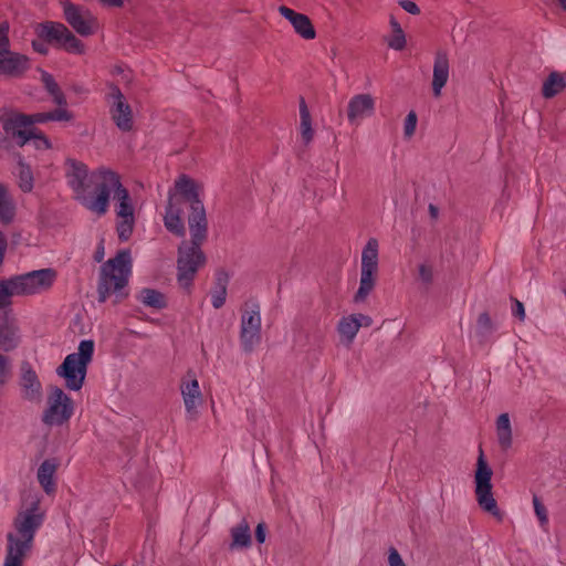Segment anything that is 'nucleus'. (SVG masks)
<instances>
[{"instance_id":"9","label":"nucleus","mask_w":566,"mask_h":566,"mask_svg":"<svg viewBox=\"0 0 566 566\" xmlns=\"http://www.w3.org/2000/svg\"><path fill=\"white\" fill-rule=\"evenodd\" d=\"M73 409L72 399L60 387L52 386L42 421L48 426L63 424L72 417Z\"/></svg>"},{"instance_id":"7","label":"nucleus","mask_w":566,"mask_h":566,"mask_svg":"<svg viewBox=\"0 0 566 566\" xmlns=\"http://www.w3.org/2000/svg\"><path fill=\"white\" fill-rule=\"evenodd\" d=\"M493 475L492 469L489 467L483 450L480 448L478 461H476V470L474 474V483H475V496L479 506L490 513L491 515L502 518V512L500 511L497 503L492 493V483L491 479Z\"/></svg>"},{"instance_id":"45","label":"nucleus","mask_w":566,"mask_h":566,"mask_svg":"<svg viewBox=\"0 0 566 566\" xmlns=\"http://www.w3.org/2000/svg\"><path fill=\"white\" fill-rule=\"evenodd\" d=\"M416 126H417V114L413 111H411L405 119V125H403L405 136L411 137L415 134Z\"/></svg>"},{"instance_id":"51","label":"nucleus","mask_w":566,"mask_h":566,"mask_svg":"<svg viewBox=\"0 0 566 566\" xmlns=\"http://www.w3.org/2000/svg\"><path fill=\"white\" fill-rule=\"evenodd\" d=\"M27 117H29L30 127H33L34 124H42L50 120L46 113H35V114H27Z\"/></svg>"},{"instance_id":"5","label":"nucleus","mask_w":566,"mask_h":566,"mask_svg":"<svg viewBox=\"0 0 566 566\" xmlns=\"http://www.w3.org/2000/svg\"><path fill=\"white\" fill-rule=\"evenodd\" d=\"M90 180L95 185V196H81V205L87 210L104 216L108 210L111 193L123 188L118 174L106 168L93 171Z\"/></svg>"},{"instance_id":"27","label":"nucleus","mask_w":566,"mask_h":566,"mask_svg":"<svg viewBox=\"0 0 566 566\" xmlns=\"http://www.w3.org/2000/svg\"><path fill=\"white\" fill-rule=\"evenodd\" d=\"M496 436L499 446L503 451L512 447V428L507 413H501L496 419Z\"/></svg>"},{"instance_id":"39","label":"nucleus","mask_w":566,"mask_h":566,"mask_svg":"<svg viewBox=\"0 0 566 566\" xmlns=\"http://www.w3.org/2000/svg\"><path fill=\"white\" fill-rule=\"evenodd\" d=\"M19 187L23 192H30L33 189L32 170L22 159L19 160Z\"/></svg>"},{"instance_id":"15","label":"nucleus","mask_w":566,"mask_h":566,"mask_svg":"<svg viewBox=\"0 0 566 566\" xmlns=\"http://www.w3.org/2000/svg\"><path fill=\"white\" fill-rule=\"evenodd\" d=\"M30 69V59L21 53L8 50L0 55V75L18 78Z\"/></svg>"},{"instance_id":"26","label":"nucleus","mask_w":566,"mask_h":566,"mask_svg":"<svg viewBox=\"0 0 566 566\" xmlns=\"http://www.w3.org/2000/svg\"><path fill=\"white\" fill-rule=\"evenodd\" d=\"M21 386L25 390V397L29 400H33L40 396L41 382L38 378L36 373L27 364V368H22Z\"/></svg>"},{"instance_id":"19","label":"nucleus","mask_w":566,"mask_h":566,"mask_svg":"<svg viewBox=\"0 0 566 566\" xmlns=\"http://www.w3.org/2000/svg\"><path fill=\"white\" fill-rule=\"evenodd\" d=\"M449 78V59L446 51H438L433 64L432 91L436 97L441 95L442 87Z\"/></svg>"},{"instance_id":"3","label":"nucleus","mask_w":566,"mask_h":566,"mask_svg":"<svg viewBox=\"0 0 566 566\" xmlns=\"http://www.w3.org/2000/svg\"><path fill=\"white\" fill-rule=\"evenodd\" d=\"M38 511L39 503L33 502L29 509L20 512L14 518L17 535L7 534V554L3 566H22L23 557L31 551L35 533L43 523V514Z\"/></svg>"},{"instance_id":"57","label":"nucleus","mask_w":566,"mask_h":566,"mask_svg":"<svg viewBox=\"0 0 566 566\" xmlns=\"http://www.w3.org/2000/svg\"><path fill=\"white\" fill-rule=\"evenodd\" d=\"M101 4L109 8H119L123 6L124 0H97Z\"/></svg>"},{"instance_id":"63","label":"nucleus","mask_w":566,"mask_h":566,"mask_svg":"<svg viewBox=\"0 0 566 566\" xmlns=\"http://www.w3.org/2000/svg\"><path fill=\"white\" fill-rule=\"evenodd\" d=\"M114 566H123V565H122V564H116V565H114Z\"/></svg>"},{"instance_id":"47","label":"nucleus","mask_w":566,"mask_h":566,"mask_svg":"<svg viewBox=\"0 0 566 566\" xmlns=\"http://www.w3.org/2000/svg\"><path fill=\"white\" fill-rule=\"evenodd\" d=\"M389 48L401 51L406 46V36L403 31L401 33H394V38L388 42Z\"/></svg>"},{"instance_id":"59","label":"nucleus","mask_w":566,"mask_h":566,"mask_svg":"<svg viewBox=\"0 0 566 566\" xmlns=\"http://www.w3.org/2000/svg\"><path fill=\"white\" fill-rule=\"evenodd\" d=\"M390 25L394 33H401L402 28L401 25L396 21V19L391 15L390 18Z\"/></svg>"},{"instance_id":"24","label":"nucleus","mask_w":566,"mask_h":566,"mask_svg":"<svg viewBox=\"0 0 566 566\" xmlns=\"http://www.w3.org/2000/svg\"><path fill=\"white\" fill-rule=\"evenodd\" d=\"M231 533V549L249 548L252 544L250 525L245 520H242L238 525L233 526Z\"/></svg>"},{"instance_id":"60","label":"nucleus","mask_w":566,"mask_h":566,"mask_svg":"<svg viewBox=\"0 0 566 566\" xmlns=\"http://www.w3.org/2000/svg\"><path fill=\"white\" fill-rule=\"evenodd\" d=\"M429 214L432 219H437L438 216H439V209L437 206H434L433 203H430L429 207Z\"/></svg>"},{"instance_id":"2","label":"nucleus","mask_w":566,"mask_h":566,"mask_svg":"<svg viewBox=\"0 0 566 566\" xmlns=\"http://www.w3.org/2000/svg\"><path fill=\"white\" fill-rule=\"evenodd\" d=\"M132 255L128 249L119 250L114 258L104 262L99 269L97 301L105 303L114 295V303H120L128 296V281L132 275Z\"/></svg>"},{"instance_id":"50","label":"nucleus","mask_w":566,"mask_h":566,"mask_svg":"<svg viewBox=\"0 0 566 566\" xmlns=\"http://www.w3.org/2000/svg\"><path fill=\"white\" fill-rule=\"evenodd\" d=\"M513 300L512 314L517 317L520 321H524L525 318V308L522 302L516 298Z\"/></svg>"},{"instance_id":"11","label":"nucleus","mask_w":566,"mask_h":566,"mask_svg":"<svg viewBox=\"0 0 566 566\" xmlns=\"http://www.w3.org/2000/svg\"><path fill=\"white\" fill-rule=\"evenodd\" d=\"M0 123L4 133L11 138L17 140V144L22 147L31 137H34L32 128L30 127L29 117L15 111L2 109L0 112Z\"/></svg>"},{"instance_id":"1","label":"nucleus","mask_w":566,"mask_h":566,"mask_svg":"<svg viewBox=\"0 0 566 566\" xmlns=\"http://www.w3.org/2000/svg\"><path fill=\"white\" fill-rule=\"evenodd\" d=\"M186 187L187 184H184L186 199L193 201L192 213L188 216L190 240H182L178 247L177 281L182 289L188 290L199 269L207 262L201 245L208 237V220L203 203L197 200L191 188L186 189Z\"/></svg>"},{"instance_id":"46","label":"nucleus","mask_w":566,"mask_h":566,"mask_svg":"<svg viewBox=\"0 0 566 566\" xmlns=\"http://www.w3.org/2000/svg\"><path fill=\"white\" fill-rule=\"evenodd\" d=\"M419 279L426 285H430L433 281V270L430 265L420 264L418 268Z\"/></svg>"},{"instance_id":"13","label":"nucleus","mask_w":566,"mask_h":566,"mask_svg":"<svg viewBox=\"0 0 566 566\" xmlns=\"http://www.w3.org/2000/svg\"><path fill=\"white\" fill-rule=\"evenodd\" d=\"M111 97L114 99L109 113L115 125L122 132H129L133 128V112L130 105L125 101L124 94L117 85L111 86Z\"/></svg>"},{"instance_id":"53","label":"nucleus","mask_w":566,"mask_h":566,"mask_svg":"<svg viewBox=\"0 0 566 566\" xmlns=\"http://www.w3.org/2000/svg\"><path fill=\"white\" fill-rule=\"evenodd\" d=\"M388 562L390 566H406L400 554L395 548H390Z\"/></svg>"},{"instance_id":"36","label":"nucleus","mask_w":566,"mask_h":566,"mask_svg":"<svg viewBox=\"0 0 566 566\" xmlns=\"http://www.w3.org/2000/svg\"><path fill=\"white\" fill-rule=\"evenodd\" d=\"M59 49H63L69 53L82 54L84 53V44L78 40L67 28L64 32L63 39L61 40Z\"/></svg>"},{"instance_id":"44","label":"nucleus","mask_w":566,"mask_h":566,"mask_svg":"<svg viewBox=\"0 0 566 566\" xmlns=\"http://www.w3.org/2000/svg\"><path fill=\"white\" fill-rule=\"evenodd\" d=\"M48 117L50 120H65L69 122L73 118L72 113H70L66 108H63V106H60L59 108L48 112Z\"/></svg>"},{"instance_id":"61","label":"nucleus","mask_w":566,"mask_h":566,"mask_svg":"<svg viewBox=\"0 0 566 566\" xmlns=\"http://www.w3.org/2000/svg\"><path fill=\"white\" fill-rule=\"evenodd\" d=\"M558 2V4L560 6V8L566 11V0H556Z\"/></svg>"},{"instance_id":"56","label":"nucleus","mask_w":566,"mask_h":566,"mask_svg":"<svg viewBox=\"0 0 566 566\" xmlns=\"http://www.w3.org/2000/svg\"><path fill=\"white\" fill-rule=\"evenodd\" d=\"M8 248V240L3 232L0 231V266L3 263L4 254Z\"/></svg>"},{"instance_id":"25","label":"nucleus","mask_w":566,"mask_h":566,"mask_svg":"<svg viewBox=\"0 0 566 566\" xmlns=\"http://www.w3.org/2000/svg\"><path fill=\"white\" fill-rule=\"evenodd\" d=\"M229 275L224 270L216 273L214 287L211 291V303L214 308H221L226 303Z\"/></svg>"},{"instance_id":"29","label":"nucleus","mask_w":566,"mask_h":566,"mask_svg":"<svg viewBox=\"0 0 566 566\" xmlns=\"http://www.w3.org/2000/svg\"><path fill=\"white\" fill-rule=\"evenodd\" d=\"M241 328L261 331V314L258 303L247 304V310L241 316Z\"/></svg>"},{"instance_id":"18","label":"nucleus","mask_w":566,"mask_h":566,"mask_svg":"<svg viewBox=\"0 0 566 566\" xmlns=\"http://www.w3.org/2000/svg\"><path fill=\"white\" fill-rule=\"evenodd\" d=\"M190 378L188 381H182L180 385L181 395L185 402V408L188 413L196 411L197 407L202 403V395L199 388V382L192 370L187 373Z\"/></svg>"},{"instance_id":"30","label":"nucleus","mask_w":566,"mask_h":566,"mask_svg":"<svg viewBox=\"0 0 566 566\" xmlns=\"http://www.w3.org/2000/svg\"><path fill=\"white\" fill-rule=\"evenodd\" d=\"M15 214V207L11 196L8 193L7 188L0 184V221L2 223H10Z\"/></svg>"},{"instance_id":"4","label":"nucleus","mask_w":566,"mask_h":566,"mask_svg":"<svg viewBox=\"0 0 566 566\" xmlns=\"http://www.w3.org/2000/svg\"><path fill=\"white\" fill-rule=\"evenodd\" d=\"M184 184H187L186 189L191 188L192 192L196 195L197 200L200 203H203L200 198V192L202 189L201 186L187 175H181L175 181V188L177 193L169 195L168 205L166 207V213L164 216V224L166 229L178 238H185L186 235V228L184 220L181 218L184 213L182 205L188 203L190 208V213H192L193 201L186 199L184 195Z\"/></svg>"},{"instance_id":"40","label":"nucleus","mask_w":566,"mask_h":566,"mask_svg":"<svg viewBox=\"0 0 566 566\" xmlns=\"http://www.w3.org/2000/svg\"><path fill=\"white\" fill-rule=\"evenodd\" d=\"M12 290L8 283V279L0 280V311L7 310L12 304Z\"/></svg>"},{"instance_id":"54","label":"nucleus","mask_w":566,"mask_h":566,"mask_svg":"<svg viewBox=\"0 0 566 566\" xmlns=\"http://www.w3.org/2000/svg\"><path fill=\"white\" fill-rule=\"evenodd\" d=\"M266 536V524L261 522L255 527V539L258 543L262 544L265 541Z\"/></svg>"},{"instance_id":"12","label":"nucleus","mask_w":566,"mask_h":566,"mask_svg":"<svg viewBox=\"0 0 566 566\" xmlns=\"http://www.w3.org/2000/svg\"><path fill=\"white\" fill-rule=\"evenodd\" d=\"M63 12L66 22L81 36H90L94 34L96 29V19L90 10L71 2H65L63 6Z\"/></svg>"},{"instance_id":"42","label":"nucleus","mask_w":566,"mask_h":566,"mask_svg":"<svg viewBox=\"0 0 566 566\" xmlns=\"http://www.w3.org/2000/svg\"><path fill=\"white\" fill-rule=\"evenodd\" d=\"M533 505H534L535 514H536L541 525L542 526L546 525L548 523L547 510L537 495L533 496Z\"/></svg>"},{"instance_id":"14","label":"nucleus","mask_w":566,"mask_h":566,"mask_svg":"<svg viewBox=\"0 0 566 566\" xmlns=\"http://www.w3.org/2000/svg\"><path fill=\"white\" fill-rule=\"evenodd\" d=\"M65 165L67 185L75 192V198L81 202V196H84L86 192L85 181L88 178L87 166L84 163L72 158H67Z\"/></svg>"},{"instance_id":"22","label":"nucleus","mask_w":566,"mask_h":566,"mask_svg":"<svg viewBox=\"0 0 566 566\" xmlns=\"http://www.w3.org/2000/svg\"><path fill=\"white\" fill-rule=\"evenodd\" d=\"M566 88V73L552 71L542 85V95L546 99H551L562 93Z\"/></svg>"},{"instance_id":"55","label":"nucleus","mask_w":566,"mask_h":566,"mask_svg":"<svg viewBox=\"0 0 566 566\" xmlns=\"http://www.w3.org/2000/svg\"><path fill=\"white\" fill-rule=\"evenodd\" d=\"M356 319V323L359 324L360 327H369L373 324V319L370 316L365 314H353Z\"/></svg>"},{"instance_id":"32","label":"nucleus","mask_w":566,"mask_h":566,"mask_svg":"<svg viewBox=\"0 0 566 566\" xmlns=\"http://www.w3.org/2000/svg\"><path fill=\"white\" fill-rule=\"evenodd\" d=\"M301 135L305 144H308L314 136L312 118L308 107L303 97L300 98Z\"/></svg>"},{"instance_id":"35","label":"nucleus","mask_w":566,"mask_h":566,"mask_svg":"<svg viewBox=\"0 0 566 566\" xmlns=\"http://www.w3.org/2000/svg\"><path fill=\"white\" fill-rule=\"evenodd\" d=\"M495 331V326L486 312L479 315L476 321V336L480 343L485 342L492 333Z\"/></svg>"},{"instance_id":"48","label":"nucleus","mask_w":566,"mask_h":566,"mask_svg":"<svg viewBox=\"0 0 566 566\" xmlns=\"http://www.w3.org/2000/svg\"><path fill=\"white\" fill-rule=\"evenodd\" d=\"M10 361L9 358L0 354V384H4L10 374Z\"/></svg>"},{"instance_id":"10","label":"nucleus","mask_w":566,"mask_h":566,"mask_svg":"<svg viewBox=\"0 0 566 566\" xmlns=\"http://www.w3.org/2000/svg\"><path fill=\"white\" fill-rule=\"evenodd\" d=\"M114 200L116 201L115 212L119 219L116 223L118 240L120 242H126L130 239L135 227V210L132 203V198L128 190L123 186L119 191H116Z\"/></svg>"},{"instance_id":"23","label":"nucleus","mask_w":566,"mask_h":566,"mask_svg":"<svg viewBox=\"0 0 566 566\" xmlns=\"http://www.w3.org/2000/svg\"><path fill=\"white\" fill-rule=\"evenodd\" d=\"M378 268L361 266L359 287L354 296L356 303L364 302L375 287Z\"/></svg>"},{"instance_id":"43","label":"nucleus","mask_w":566,"mask_h":566,"mask_svg":"<svg viewBox=\"0 0 566 566\" xmlns=\"http://www.w3.org/2000/svg\"><path fill=\"white\" fill-rule=\"evenodd\" d=\"M31 130L34 135V137H31V140H33L34 147L36 149H50L51 148L52 145L46 136H44L40 130H38L34 127Z\"/></svg>"},{"instance_id":"21","label":"nucleus","mask_w":566,"mask_h":566,"mask_svg":"<svg viewBox=\"0 0 566 566\" xmlns=\"http://www.w3.org/2000/svg\"><path fill=\"white\" fill-rule=\"evenodd\" d=\"M57 462L54 459L44 460L38 469V481L46 494L55 491L54 474L57 469Z\"/></svg>"},{"instance_id":"34","label":"nucleus","mask_w":566,"mask_h":566,"mask_svg":"<svg viewBox=\"0 0 566 566\" xmlns=\"http://www.w3.org/2000/svg\"><path fill=\"white\" fill-rule=\"evenodd\" d=\"M361 266L378 268V241L370 238L361 252Z\"/></svg>"},{"instance_id":"31","label":"nucleus","mask_w":566,"mask_h":566,"mask_svg":"<svg viewBox=\"0 0 566 566\" xmlns=\"http://www.w3.org/2000/svg\"><path fill=\"white\" fill-rule=\"evenodd\" d=\"M41 80L48 93L53 97V102L59 106H66L67 102L65 95L61 91L59 84L55 82L53 75L42 71Z\"/></svg>"},{"instance_id":"8","label":"nucleus","mask_w":566,"mask_h":566,"mask_svg":"<svg viewBox=\"0 0 566 566\" xmlns=\"http://www.w3.org/2000/svg\"><path fill=\"white\" fill-rule=\"evenodd\" d=\"M56 277L53 269H41L8 279L13 295H32L48 290Z\"/></svg>"},{"instance_id":"49","label":"nucleus","mask_w":566,"mask_h":566,"mask_svg":"<svg viewBox=\"0 0 566 566\" xmlns=\"http://www.w3.org/2000/svg\"><path fill=\"white\" fill-rule=\"evenodd\" d=\"M399 6L410 14L416 15L420 13V8L411 0H400Z\"/></svg>"},{"instance_id":"28","label":"nucleus","mask_w":566,"mask_h":566,"mask_svg":"<svg viewBox=\"0 0 566 566\" xmlns=\"http://www.w3.org/2000/svg\"><path fill=\"white\" fill-rule=\"evenodd\" d=\"M137 300L145 306L155 310H163L167 307L165 294L155 289L144 287L139 292Z\"/></svg>"},{"instance_id":"17","label":"nucleus","mask_w":566,"mask_h":566,"mask_svg":"<svg viewBox=\"0 0 566 566\" xmlns=\"http://www.w3.org/2000/svg\"><path fill=\"white\" fill-rule=\"evenodd\" d=\"M279 12L291 22L295 32L303 39L312 40L315 38V29L307 15L295 12L285 6L279 7Z\"/></svg>"},{"instance_id":"20","label":"nucleus","mask_w":566,"mask_h":566,"mask_svg":"<svg viewBox=\"0 0 566 566\" xmlns=\"http://www.w3.org/2000/svg\"><path fill=\"white\" fill-rule=\"evenodd\" d=\"M66 27L61 22L45 21L36 24L34 31L40 40L45 41L49 44L59 46L63 39Z\"/></svg>"},{"instance_id":"58","label":"nucleus","mask_w":566,"mask_h":566,"mask_svg":"<svg viewBox=\"0 0 566 566\" xmlns=\"http://www.w3.org/2000/svg\"><path fill=\"white\" fill-rule=\"evenodd\" d=\"M94 259L96 262H102V260L104 259V245H103V241L99 243V245L97 247V250L95 251V254H94Z\"/></svg>"},{"instance_id":"41","label":"nucleus","mask_w":566,"mask_h":566,"mask_svg":"<svg viewBox=\"0 0 566 566\" xmlns=\"http://www.w3.org/2000/svg\"><path fill=\"white\" fill-rule=\"evenodd\" d=\"M9 30L10 24L8 21L0 22V55L8 53V50H10Z\"/></svg>"},{"instance_id":"33","label":"nucleus","mask_w":566,"mask_h":566,"mask_svg":"<svg viewBox=\"0 0 566 566\" xmlns=\"http://www.w3.org/2000/svg\"><path fill=\"white\" fill-rule=\"evenodd\" d=\"M17 331L9 324L0 325V349L9 352L18 346Z\"/></svg>"},{"instance_id":"16","label":"nucleus","mask_w":566,"mask_h":566,"mask_svg":"<svg viewBox=\"0 0 566 566\" xmlns=\"http://www.w3.org/2000/svg\"><path fill=\"white\" fill-rule=\"evenodd\" d=\"M375 111V99L369 94H357L348 102L347 118L350 124L370 116Z\"/></svg>"},{"instance_id":"6","label":"nucleus","mask_w":566,"mask_h":566,"mask_svg":"<svg viewBox=\"0 0 566 566\" xmlns=\"http://www.w3.org/2000/svg\"><path fill=\"white\" fill-rule=\"evenodd\" d=\"M93 354L94 342L84 339L80 343L77 353L69 354L56 368V374L64 378L67 389L77 391L83 387Z\"/></svg>"},{"instance_id":"38","label":"nucleus","mask_w":566,"mask_h":566,"mask_svg":"<svg viewBox=\"0 0 566 566\" xmlns=\"http://www.w3.org/2000/svg\"><path fill=\"white\" fill-rule=\"evenodd\" d=\"M261 342V331H250L241 328L240 343L244 353H252L254 347Z\"/></svg>"},{"instance_id":"62","label":"nucleus","mask_w":566,"mask_h":566,"mask_svg":"<svg viewBox=\"0 0 566 566\" xmlns=\"http://www.w3.org/2000/svg\"><path fill=\"white\" fill-rule=\"evenodd\" d=\"M74 90H75L76 92H81V91H82V88H80V87H75Z\"/></svg>"},{"instance_id":"37","label":"nucleus","mask_w":566,"mask_h":566,"mask_svg":"<svg viewBox=\"0 0 566 566\" xmlns=\"http://www.w3.org/2000/svg\"><path fill=\"white\" fill-rule=\"evenodd\" d=\"M359 331V324L353 315L343 317L338 323V332L342 337H345L348 343H352Z\"/></svg>"},{"instance_id":"52","label":"nucleus","mask_w":566,"mask_h":566,"mask_svg":"<svg viewBox=\"0 0 566 566\" xmlns=\"http://www.w3.org/2000/svg\"><path fill=\"white\" fill-rule=\"evenodd\" d=\"M48 44L45 41L43 40H40L39 38L33 40L31 45H32V49L42 54V55H46L49 53V48H48Z\"/></svg>"}]
</instances>
